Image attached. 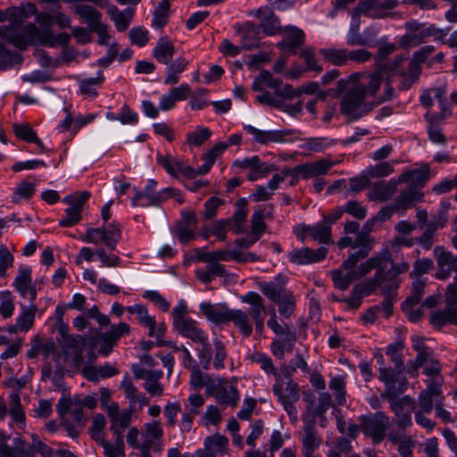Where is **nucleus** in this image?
I'll return each mask as SVG.
<instances>
[{"label":"nucleus","instance_id":"1","mask_svg":"<svg viewBox=\"0 0 457 457\" xmlns=\"http://www.w3.org/2000/svg\"><path fill=\"white\" fill-rule=\"evenodd\" d=\"M383 80L380 71L373 73H354L347 79L337 82V91L345 93L340 103V111L351 119H359L371 111L379 102H370L378 91Z\"/></svg>","mask_w":457,"mask_h":457},{"label":"nucleus","instance_id":"2","mask_svg":"<svg viewBox=\"0 0 457 457\" xmlns=\"http://www.w3.org/2000/svg\"><path fill=\"white\" fill-rule=\"evenodd\" d=\"M372 270H376L375 277L361 284L373 289L380 287L385 295H389L398 288L400 284L398 275L406 272L409 270V264L404 262H392L388 251H383L359 266L356 265L358 278L369 274Z\"/></svg>","mask_w":457,"mask_h":457},{"label":"nucleus","instance_id":"3","mask_svg":"<svg viewBox=\"0 0 457 457\" xmlns=\"http://www.w3.org/2000/svg\"><path fill=\"white\" fill-rule=\"evenodd\" d=\"M37 11L32 3H25L20 6H12L5 11L0 10V22L9 21V25L0 26V38L4 39L14 46L16 37H24L26 25L22 23Z\"/></svg>","mask_w":457,"mask_h":457},{"label":"nucleus","instance_id":"4","mask_svg":"<svg viewBox=\"0 0 457 457\" xmlns=\"http://www.w3.org/2000/svg\"><path fill=\"white\" fill-rule=\"evenodd\" d=\"M420 367L424 368V373L428 379L426 380L427 388L421 391L419 395V403L424 411L431 412L433 411V396H438L442 394L441 367L431 354L428 355Z\"/></svg>","mask_w":457,"mask_h":457},{"label":"nucleus","instance_id":"5","mask_svg":"<svg viewBox=\"0 0 457 457\" xmlns=\"http://www.w3.org/2000/svg\"><path fill=\"white\" fill-rule=\"evenodd\" d=\"M24 37H16L14 46L20 50H25L29 45L39 44L54 47L56 45L66 46L70 42V35L62 33L55 37L51 29H39L34 23H29L25 29Z\"/></svg>","mask_w":457,"mask_h":457},{"label":"nucleus","instance_id":"6","mask_svg":"<svg viewBox=\"0 0 457 457\" xmlns=\"http://www.w3.org/2000/svg\"><path fill=\"white\" fill-rule=\"evenodd\" d=\"M173 328L184 337L194 343H204L207 335L199 326L196 320L187 315V305L186 302L179 300L177 306L172 310Z\"/></svg>","mask_w":457,"mask_h":457},{"label":"nucleus","instance_id":"7","mask_svg":"<svg viewBox=\"0 0 457 457\" xmlns=\"http://www.w3.org/2000/svg\"><path fill=\"white\" fill-rule=\"evenodd\" d=\"M406 33L399 39V46L402 48H411L423 43L427 37H434L436 40L444 41L446 32L436 28L435 25L426 27L422 23L411 21L405 24Z\"/></svg>","mask_w":457,"mask_h":457},{"label":"nucleus","instance_id":"8","mask_svg":"<svg viewBox=\"0 0 457 457\" xmlns=\"http://www.w3.org/2000/svg\"><path fill=\"white\" fill-rule=\"evenodd\" d=\"M208 395L214 397L216 402L221 405L237 407L240 399L237 379L227 380L224 378H218L212 386H209Z\"/></svg>","mask_w":457,"mask_h":457},{"label":"nucleus","instance_id":"9","mask_svg":"<svg viewBox=\"0 0 457 457\" xmlns=\"http://www.w3.org/2000/svg\"><path fill=\"white\" fill-rule=\"evenodd\" d=\"M361 430L372 439L373 444L381 443L390 427V420L383 411H377L370 416L361 417Z\"/></svg>","mask_w":457,"mask_h":457},{"label":"nucleus","instance_id":"10","mask_svg":"<svg viewBox=\"0 0 457 457\" xmlns=\"http://www.w3.org/2000/svg\"><path fill=\"white\" fill-rule=\"evenodd\" d=\"M431 322L437 327L445 323L457 325V279L447 287L445 309L435 312Z\"/></svg>","mask_w":457,"mask_h":457},{"label":"nucleus","instance_id":"11","mask_svg":"<svg viewBox=\"0 0 457 457\" xmlns=\"http://www.w3.org/2000/svg\"><path fill=\"white\" fill-rule=\"evenodd\" d=\"M88 198L89 193L87 192L66 196L63 202L69 206L65 209V216L60 220L59 225L66 228L79 223L81 220L83 206Z\"/></svg>","mask_w":457,"mask_h":457},{"label":"nucleus","instance_id":"12","mask_svg":"<svg viewBox=\"0 0 457 457\" xmlns=\"http://www.w3.org/2000/svg\"><path fill=\"white\" fill-rule=\"evenodd\" d=\"M244 129L252 136L254 142L261 145L287 143L294 135L293 129L262 130L252 125H245Z\"/></svg>","mask_w":457,"mask_h":457},{"label":"nucleus","instance_id":"13","mask_svg":"<svg viewBox=\"0 0 457 457\" xmlns=\"http://www.w3.org/2000/svg\"><path fill=\"white\" fill-rule=\"evenodd\" d=\"M132 372L136 378L145 380L144 388L152 396H162L164 393V387L160 383L163 376L162 370H151L134 364Z\"/></svg>","mask_w":457,"mask_h":457},{"label":"nucleus","instance_id":"14","mask_svg":"<svg viewBox=\"0 0 457 457\" xmlns=\"http://www.w3.org/2000/svg\"><path fill=\"white\" fill-rule=\"evenodd\" d=\"M358 262L353 256H348L339 269L331 271L333 283L337 288L345 291L353 281L359 279L356 272Z\"/></svg>","mask_w":457,"mask_h":457},{"label":"nucleus","instance_id":"15","mask_svg":"<svg viewBox=\"0 0 457 457\" xmlns=\"http://www.w3.org/2000/svg\"><path fill=\"white\" fill-rule=\"evenodd\" d=\"M85 348L86 342L81 336L69 337L63 345V361L79 369L85 363L83 357Z\"/></svg>","mask_w":457,"mask_h":457},{"label":"nucleus","instance_id":"16","mask_svg":"<svg viewBox=\"0 0 457 457\" xmlns=\"http://www.w3.org/2000/svg\"><path fill=\"white\" fill-rule=\"evenodd\" d=\"M337 163V162L328 159H320L312 162L297 165L292 170V172L296 180L299 179V177L303 179H317L320 176L326 175Z\"/></svg>","mask_w":457,"mask_h":457},{"label":"nucleus","instance_id":"17","mask_svg":"<svg viewBox=\"0 0 457 457\" xmlns=\"http://www.w3.org/2000/svg\"><path fill=\"white\" fill-rule=\"evenodd\" d=\"M233 166L244 170H248V174L246 177L250 181H254L258 179L266 177L271 171L276 170L274 165L262 162L257 155H253L250 158H245L243 160H236L233 162Z\"/></svg>","mask_w":457,"mask_h":457},{"label":"nucleus","instance_id":"18","mask_svg":"<svg viewBox=\"0 0 457 457\" xmlns=\"http://www.w3.org/2000/svg\"><path fill=\"white\" fill-rule=\"evenodd\" d=\"M162 436L163 429L160 421L152 420L145 424L144 432L142 433V457H151L150 450L152 448L161 450Z\"/></svg>","mask_w":457,"mask_h":457},{"label":"nucleus","instance_id":"19","mask_svg":"<svg viewBox=\"0 0 457 457\" xmlns=\"http://www.w3.org/2000/svg\"><path fill=\"white\" fill-rule=\"evenodd\" d=\"M414 407V400L410 396H403L391 403V410L395 416V423L399 428L406 429L412 426L411 413Z\"/></svg>","mask_w":457,"mask_h":457},{"label":"nucleus","instance_id":"20","mask_svg":"<svg viewBox=\"0 0 457 457\" xmlns=\"http://www.w3.org/2000/svg\"><path fill=\"white\" fill-rule=\"evenodd\" d=\"M106 413L111 423L110 430L113 433L114 436L123 438V433L131 422L132 411L130 410L120 411L119 404L113 402L107 407Z\"/></svg>","mask_w":457,"mask_h":457},{"label":"nucleus","instance_id":"21","mask_svg":"<svg viewBox=\"0 0 457 457\" xmlns=\"http://www.w3.org/2000/svg\"><path fill=\"white\" fill-rule=\"evenodd\" d=\"M273 392L280 403L287 401H298L299 392L297 384L290 378L287 369L283 375H278L273 386Z\"/></svg>","mask_w":457,"mask_h":457},{"label":"nucleus","instance_id":"22","mask_svg":"<svg viewBox=\"0 0 457 457\" xmlns=\"http://www.w3.org/2000/svg\"><path fill=\"white\" fill-rule=\"evenodd\" d=\"M157 163L162 166L170 176L178 177L183 175L188 179H195V169L187 165L181 159H179L170 154L157 155Z\"/></svg>","mask_w":457,"mask_h":457},{"label":"nucleus","instance_id":"23","mask_svg":"<svg viewBox=\"0 0 457 457\" xmlns=\"http://www.w3.org/2000/svg\"><path fill=\"white\" fill-rule=\"evenodd\" d=\"M32 270L28 266H20L19 273L16 276L12 286L20 295L33 303L37 298V290L35 285L32 284L31 278Z\"/></svg>","mask_w":457,"mask_h":457},{"label":"nucleus","instance_id":"24","mask_svg":"<svg viewBox=\"0 0 457 457\" xmlns=\"http://www.w3.org/2000/svg\"><path fill=\"white\" fill-rule=\"evenodd\" d=\"M446 86L443 85L438 87H432L425 90L420 96V103L427 108H430L434 100H436L441 107L440 117L445 119L452 114L451 110L447 107Z\"/></svg>","mask_w":457,"mask_h":457},{"label":"nucleus","instance_id":"25","mask_svg":"<svg viewBox=\"0 0 457 457\" xmlns=\"http://www.w3.org/2000/svg\"><path fill=\"white\" fill-rule=\"evenodd\" d=\"M327 253L328 250L325 247H320L317 250H312L309 247L293 249L288 253V260L294 264L308 265L322 261L326 257Z\"/></svg>","mask_w":457,"mask_h":457},{"label":"nucleus","instance_id":"26","mask_svg":"<svg viewBox=\"0 0 457 457\" xmlns=\"http://www.w3.org/2000/svg\"><path fill=\"white\" fill-rule=\"evenodd\" d=\"M241 301L250 305L249 313L254 320L256 329H262L265 318L263 298L256 292H248L241 296Z\"/></svg>","mask_w":457,"mask_h":457},{"label":"nucleus","instance_id":"27","mask_svg":"<svg viewBox=\"0 0 457 457\" xmlns=\"http://www.w3.org/2000/svg\"><path fill=\"white\" fill-rule=\"evenodd\" d=\"M199 309L204 317L212 323L225 324L228 322L230 309L225 304L204 302L200 303Z\"/></svg>","mask_w":457,"mask_h":457},{"label":"nucleus","instance_id":"28","mask_svg":"<svg viewBox=\"0 0 457 457\" xmlns=\"http://www.w3.org/2000/svg\"><path fill=\"white\" fill-rule=\"evenodd\" d=\"M56 411L60 417L69 415L77 424L84 423L82 406L76 398L71 400L66 396L61 397L56 405Z\"/></svg>","mask_w":457,"mask_h":457},{"label":"nucleus","instance_id":"29","mask_svg":"<svg viewBox=\"0 0 457 457\" xmlns=\"http://www.w3.org/2000/svg\"><path fill=\"white\" fill-rule=\"evenodd\" d=\"M284 40L278 46L285 53L295 54V48L304 41V32L294 26H288L283 32Z\"/></svg>","mask_w":457,"mask_h":457},{"label":"nucleus","instance_id":"30","mask_svg":"<svg viewBox=\"0 0 457 457\" xmlns=\"http://www.w3.org/2000/svg\"><path fill=\"white\" fill-rule=\"evenodd\" d=\"M8 410L12 422L18 428L24 430L26 427V414L22 408L21 396L18 390L12 392L8 396Z\"/></svg>","mask_w":457,"mask_h":457},{"label":"nucleus","instance_id":"31","mask_svg":"<svg viewBox=\"0 0 457 457\" xmlns=\"http://www.w3.org/2000/svg\"><path fill=\"white\" fill-rule=\"evenodd\" d=\"M287 282V278L279 274L269 282H261L259 288L267 298L274 302L287 291L285 288Z\"/></svg>","mask_w":457,"mask_h":457},{"label":"nucleus","instance_id":"32","mask_svg":"<svg viewBox=\"0 0 457 457\" xmlns=\"http://www.w3.org/2000/svg\"><path fill=\"white\" fill-rule=\"evenodd\" d=\"M216 262L219 261L228 262L236 261L237 262H253L259 261L260 258L254 253H245L239 249L215 251Z\"/></svg>","mask_w":457,"mask_h":457},{"label":"nucleus","instance_id":"33","mask_svg":"<svg viewBox=\"0 0 457 457\" xmlns=\"http://www.w3.org/2000/svg\"><path fill=\"white\" fill-rule=\"evenodd\" d=\"M255 16L260 21V25L267 35H273L278 29V21L272 10L268 6L259 8Z\"/></svg>","mask_w":457,"mask_h":457},{"label":"nucleus","instance_id":"34","mask_svg":"<svg viewBox=\"0 0 457 457\" xmlns=\"http://www.w3.org/2000/svg\"><path fill=\"white\" fill-rule=\"evenodd\" d=\"M157 182L154 179H148L145 188L142 191H136L135 195L131 199L133 206H152L154 204L155 188Z\"/></svg>","mask_w":457,"mask_h":457},{"label":"nucleus","instance_id":"35","mask_svg":"<svg viewBox=\"0 0 457 457\" xmlns=\"http://www.w3.org/2000/svg\"><path fill=\"white\" fill-rule=\"evenodd\" d=\"M204 447L215 457L225 454L228 451V439L221 434H213L205 437Z\"/></svg>","mask_w":457,"mask_h":457},{"label":"nucleus","instance_id":"36","mask_svg":"<svg viewBox=\"0 0 457 457\" xmlns=\"http://www.w3.org/2000/svg\"><path fill=\"white\" fill-rule=\"evenodd\" d=\"M233 324L239 329L244 337H249L253 331L252 322L248 313L238 309H230L228 322Z\"/></svg>","mask_w":457,"mask_h":457},{"label":"nucleus","instance_id":"37","mask_svg":"<svg viewBox=\"0 0 457 457\" xmlns=\"http://www.w3.org/2000/svg\"><path fill=\"white\" fill-rule=\"evenodd\" d=\"M322 437L315 430L313 423H305L302 436V450L315 452L321 445Z\"/></svg>","mask_w":457,"mask_h":457},{"label":"nucleus","instance_id":"38","mask_svg":"<svg viewBox=\"0 0 457 457\" xmlns=\"http://www.w3.org/2000/svg\"><path fill=\"white\" fill-rule=\"evenodd\" d=\"M36 183L27 179L16 184L12 195V203L18 204L29 201L36 193Z\"/></svg>","mask_w":457,"mask_h":457},{"label":"nucleus","instance_id":"39","mask_svg":"<svg viewBox=\"0 0 457 457\" xmlns=\"http://www.w3.org/2000/svg\"><path fill=\"white\" fill-rule=\"evenodd\" d=\"M174 52L173 44L167 37H162L154 48L153 55L159 62L169 64L173 57Z\"/></svg>","mask_w":457,"mask_h":457},{"label":"nucleus","instance_id":"40","mask_svg":"<svg viewBox=\"0 0 457 457\" xmlns=\"http://www.w3.org/2000/svg\"><path fill=\"white\" fill-rule=\"evenodd\" d=\"M107 13L119 31H124L128 29L133 16L132 10L127 9L121 12L114 5L108 6Z\"/></svg>","mask_w":457,"mask_h":457},{"label":"nucleus","instance_id":"41","mask_svg":"<svg viewBox=\"0 0 457 457\" xmlns=\"http://www.w3.org/2000/svg\"><path fill=\"white\" fill-rule=\"evenodd\" d=\"M389 441L397 446L401 457H413L415 440L411 436L388 435Z\"/></svg>","mask_w":457,"mask_h":457},{"label":"nucleus","instance_id":"42","mask_svg":"<svg viewBox=\"0 0 457 457\" xmlns=\"http://www.w3.org/2000/svg\"><path fill=\"white\" fill-rule=\"evenodd\" d=\"M375 289L370 288L369 287L360 283L353 287L351 295L348 298L340 299L337 297L336 300L346 303L348 308L351 310H356L360 307L363 295H369Z\"/></svg>","mask_w":457,"mask_h":457},{"label":"nucleus","instance_id":"43","mask_svg":"<svg viewBox=\"0 0 457 457\" xmlns=\"http://www.w3.org/2000/svg\"><path fill=\"white\" fill-rule=\"evenodd\" d=\"M426 119L428 122V133L429 139L435 144L444 145L446 140L441 129V120L443 119L440 116L430 115L428 112L426 114Z\"/></svg>","mask_w":457,"mask_h":457},{"label":"nucleus","instance_id":"44","mask_svg":"<svg viewBox=\"0 0 457 457\" xmlns=\"http://www.w3.org/2000/svg\"><path fill=\"white\" fill-rule=\"evenodd\" d=\"M368 234L369 233L364 230V233H359L353 241V248H358V250L351 253L349 256H353L358 262L368 256L372 249L370 238Z\"/></svg>","mask_w":457,"mask_h":457},{"label":"nucleus","instance_id":"45","mask_svg":"<svg viewBox=\"0 0 457 457\" xmlns=\"http://www.w3.org/2000/svg\"><path fill=\"white\" fill-rule=\"evenodd\" d=\"M188 65V61L183 57L177 58L167 67V75L164 84L174 85L179 81V74L183 72Z\"/></svg>","mask_w":457,"mask_h":457},{"label":"nucleus","instance_id":"46","mask_svg":"<svg viewBox=\"0 0 457 457\" xmlns=\"http://www.w3.org/2000/svg\"><path fill=\"white\" fill-rule=\"evenodd\" d=\"M411 346L417 352V357L412 364L413 375L417 376L418 369L420 368L428 355H430L431 352L424 345L422 337L419 336H413L411 337Z\"/></svg>","mask_w":457,"mask_h":457},{"label":"nucleus","instance_id":"47","mask_svg":"<svg viewBox=\"0 0 457 457\" xmlns=\"http://www.w3.org/2000/svg\"><path fill=\"white\" fill-rule=\"evenodd\" d=\"M422 195L415 190L409 189L403 191L396 199L395 208L397 212L403 211L412 207L416 203L421 201Z\"/></svg>","mask_w":457,"mask_h":457},{"label":"nucleus","instance_id":"48","mask_svg":"<svg viewBox=\"0 0 457 457\" xmlns=\"http://www.w3.org/2000/svg\"><path fill=\"white\" fill-rule=\"evenodd\" d=\"M190 385L195 390H200L202 387L206 388V394H209V386H212L215 379L212 378L209 375H204L196 365L191 369Z\"/></svg>","mask_w":457,"mask_h":457},{"label":"nucleus","instance_id":"49","mask_svg":"<svg viewBox=\"0 0 457 457\" xmlns=\"http://www.w3.org/2000/svg\"><path fill=\"white\" fill-rule=\"evenodd\" d=\"M396 183L390 181L389 183H380L373 187L370 192V199L384 202L393 196L395 192Z\"/></svg>","mask_w":457,"mask_h":457},{"label":"nucleus","instance_id":"50","mask_svg":"<svg viewBox=\"0 0 457 457\" xmlns=\"http://www.w3.org/2000/svg\"><path fill=\"white\" fill-rule=\"evenodd\" d=\"M324 61L336 66H341L347 63V50L337 48H322L320 50Z\"/></svg>","mask_w":457,"mask_h":457},{"label":"nucleus","instance_id":"51","mask_svg":"<svg viewBox=\"0 0 457 457\" xmlns=\"http://www.w3.org/2000/svg\"><path fill=\"white\" fill-rule=\"evenodd\" d=\"M312 239L320 244H328L331 241V226L328 220L322 221L312 226Z\"/></svg>","mask_w":457,"mask_h":457},{"label":"nucleus","instance_id":"52","mask_svg":"<svg viewBox=\"0 0 457 457\" xmlns=\"http://www.w3.org/2000/svg\"><path fill=\"white\" fill-rule=\"evenodd\" d=\"M295 341L293 335H287L286 337L273 340L271 344L272 353L279 359H283L286 352H291Z\"/></svg>","mask_w":457,"mask_h":457},{"label":"nucleus","instance_id":"53","mask_svg":"<svg viewBox=\"0 0 457 457\" xmlns=\"http://www.w3.org/2000/svg\"><path fill=\"white\" fill-rule=\"evenodd\" d=\"M355 9V13L364 14L372 18H382L386 16V12H379L377 0H360Z\"/></svg>","mask_w":457,"mask_h":457},{"label":"nucleus","instance_id":"54","mask_svg":"<svg viewBox=\"0 0 457 457\" xmlns=\"http://www.w3.org/2000/svg\"><path fill=\"white\" fill-rule=\"evenodd\" d=\"M99 445L104 448V453L106 457L125 456V445L121 437L115 436L113 443L107 442L104 439Z\"/></svg>","mask_w":457,"mask_h":457},{"label":"nucleus","instance_id":"55","mask_svg":"<svg viewBox=\"0 0 457 457\" xmlns=\"http://www.w3.org/2000/svg\"><path fill=\"white\" fill-rule=\"evenodd\" d=\"M426 282L421 278L415 279L412 283L411 294L402 303V308H408L410 305H418L423 296Z\"/></svg>","mask_w":457,"mask_h":457},{"label":"nucleus","instance_id":"56","mask_svg":"<svg viewBox=\"0 0 457 457\" xmlns=\"http://www.w3.org/2000/svg\"><path fill=\"white\" fill-rule=\"evenodd\" d=\"M274 303L278 304L279 313L286 318H288L295 311V298L290 291H287Z\"/></svg>","mask_w":457,"mask_h":457},{"label":"nucleus","instance_id":"57","mask_svg":"<svg viewBox=\"0 0 457 457\" xmlns=\"http://www.w3.org/2000/svg\"><path fill=\"white\" fill-rule=\"evenodd\" d=\"M13 131L15 135L27 142L36 143L42 150H44L43 143L37 138L36 132L28 124H14Z\"/></svg>","mask_w":457,"mask_h":457},{"label":"nucleus","instance_id":"58","mask_svg":"<svg viewBox=\"0 0 457 457\" xmlns=\"http://www.w3.org/2000/svg\"><path fill=\"white\" fill-rule=\"evenodd\" d=\"M262 84H265L267 87L276 91L277 88L282 85V81L279 79L274 78L270 71H262L253 84V89L254 91H260Z\"/></svg>","mask_w":457,"mask_h":457},{"label":"nucleus","instance_id":"59","mask_svg":"<svg viewBox=\"0 0 457 457\" xmlns=\"http://www.w3.org/2000/svg\"><path fill=\"white\" fill-rule=\"evenodd\" d=\"M211 136L212 132L208 128L198 126L187 134V143L192 146H201Z\"/></svg>","mask_w":457,"mask_h":457},{"label":"nucleus","instance_id":"60","mask_svg":"<svg viewBox=\"0 0 457 457\" xmlns=\"http://www.w3.org/2000/svg\"><path fill=\"white\" fill-rule=\"evenodd\" d=\"M74 12L76 14L87 21L89 28H91L92 24H96L102 20V14L90 5H78L75 7Z\"/></svg>","mask_w":457,"mask_h":457},{"label":"nucleus","instance_id":"61","mask_svg":"<svg viewBox=\"0 0 457 457\" xmlns=\"http://www.w3.org/2000/svg\"><path fill=\"white\" fill-rule=\"evenodd\" d=\"M104 243L111 250H114L120 238V229L115 223H110L102 228Z\"/></svg>","mask_w":457,"mask_h":457},{"label":"nucleus","instance_id":"62","mask_svg":"<svg viewBox=\"0 0 457 457\" xmlns=\"http://www.w3.org/2000/svg\"><path fill=\"white\" fill-rule=\"evenodd\" d=\"M429 168L428 165L421 166L409 172L403 174L400 181H410L412 184H423L428 179Z\"/></svg>","mask_w":457,"mask_h":457},{"label":"nucleus","instance_id":"63","mask_svg":"<svg viewBox=\"0 0 457 457\" xmlns=\"http://www.w3.org/2000/svg\"><path fill=\"white\" fill-rule=\"evenodd\" d=\"M403 348V343L395 342L390 344L386 350V355L390 358L391 362L398 372H402L403 370V360L401 353Z\"/></svg>","mask_w":457,"mask_h":457},{"label":"nucleus","instance_id":"64","mask_svg":"<svg viewBox=\"0 0 457 457\" xmlns=\"http://www.w3.org/2000/svg\"><path fill=\"white\" fill-rule=\"evenodd\" d=\"M36 311L37 307L35 305L22 310L16 320L20 331L27 332L31 328L34 323Z\"/></svg>","mask_w":457,"mask_h":457}]
</instances>
